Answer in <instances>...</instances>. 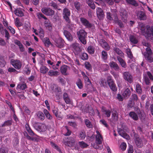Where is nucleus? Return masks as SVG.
Listing matches in <instances>:
<instances>
[{
  "label": "nucleus",
  "mask_w": 153,
  "mask_h": 153,
  "mask_svg": "<svg viewBox=\"0 0 153 153\" xmlns=\"http://www.w3.org/2000/svg\"><path fill=\"white\" fill-rule=\"evenodd\" d=\"M25 129L28 132L29 136L27 133H26V135H25L26 138L29 140L32 141H37V138L36 137H33V136L36 135L33 132L31 129L29 125L28 124H26L25 125Z\"/></svg>",
  "instance_id": "1"
},
{
  "label": "nucleus",
  "mask_w": 153,
  "mask_h": 153,
  "mask_svg": "<svg viewBox=\"0 0 153 153\" xmlns=\"http://www.w3.org/2000/svg\"><path fill=\"white\" fill-rule=\"evenodd\" d=\"M78 37L80 42L83 45L86 44V38H87V33L82 29L80 30L77 32Z\"/></svg>",
  "instance_id": "2"
},
{
  "label": "nucleus",
  "mask_w": 153,
  "mask_h": 153,
  "mask_svg": "<svg viewBox=\"0 0 153 153\" xmlns=\"http://www.w3.org/2000/svg\"><path fill=\"white\" fill-rule=\"evenodd\" d=\"M146 50V51L143 53L145 59L150 63L153 62V57L152 56V52L151 49L147 47Z\"/></svg>",
  "instance_id": "3"
},
{
  "label": "nucleus",
  "mask_w": 153,
  "mask_h": 153,
  "mask_svg": "<svg viewBox=\"0 0 153 153\" xmlns=\"http://www.w3.org/2000/svg\"><path fill=\"white\" fill-rule=\"evenodd\" d=\"M62 14L63 19L67 23H70L71 21V19H70L71 15L70 10L66 8L64 9Z\"/></svg>",
  "instance_id": "4"
},
{
  "label": "nucleus",
  "mask_w": 153,
  "mask_h": 153,
  "mask_svg": "<svg viewBox=\"0 0 153 153\" xmlns=\"http://www.w3.org/2000/svg\"><path fill=\"white\" fill-rule=\"evenodd\" d=\"M63 142L66 146L71 147L74 145L75 140L71 137L65 138L63 139Z\"/></svg>",
  "instance_id": "5"
},
{
  "label": "nucleus",
  "mask_w": 153,
  "mask_h": 153,
  "mask_svg": "<svg viewBox=\"0 0 153 153\" xmlns=\"http://www.w3.org/2000/svg\"><path fill=\"white\" fill-rule=\"evenodd\" d=\"M33 126L36 129L42 131H45L47 128L46 126L44 124L40 123H36L34 124Z\"/></svg>",
  "instance_id": "6"
},
{
  "label": "nucleus",
  "mask_w": 153,
  "mask_h": 153,
  "mask_svg": "<svg viewBox=\"0 0 153 153\" xmlns=\"http://www.w3.org/2000/svg\"><path fill=\"white\" fill-rule=\"evenodd\" d=\"M71 46L73 48V51L76 55H78L82 51L79 44L77 43H75L72 44Z\"/></svg>",
  "instance_id": "7"
},
{
  "label": "nucleus",
  "mask_w": 153,
  "mask_h": 153,
  "mask_svg": "<svg viewBox=\"0 0 153 153\" xmlns=\"http://www.w3.org/2000/svg\"><path fill=\"white\" fill-rule=\"evenodd\" d=\"M41 11L45 15L48 16H52L55 13L54 11L50 8H43L41 9Z\"/></svg>",
  "instance_id": "8"
},
{
  "label": "nucleus",
  "mask_w": 153,
  "mask_h": 153,
  "mask_svg": "<svg viewBox=\"0 0 153 153\" xmlns=\"http://www.w3.org/2000/svg\"><path fill=\"white\" fill-rule=\"evenodd\" d=\"M11 65L15 68L17 70H19L21 68L22 63L19 60H11Z\"/></svg>",
  "instance_id": "9"
},
{
  "label": "nucleus",
  "mask_w": 153,
  "mask_h": 153,
  "mask_svg": "<svg viewBox=\"0 0 153 153\" xmlns=\"http://www.w3.org/2000/svg\"><path fill=\"white\" fill-rule=\"evenodd\" d=\"M137 16L138 18L140 20H145L147 19L146 13L142 11H138L137 13Z\"/></svg>",
  "instance_id": "10"
},
{
  "label": "nucleus",
  "mask_w": 153,
  "mask_h": 153,
  "mask_svg": "<svg viewBox=\"0 0 153 153\" xmlns=\"http://www.w3.org/2000/svg\"><path fill=\"white\" fill-rule=\"evenodd\" d=\"M80 21L83 25L87 28H91L92 25L84 17L80 18Z\"/></svg>",
  "instance_id": "11"
},
{
  "label": "nucleus",
  "mask_w": 153,
  "mask_h": 153,
  "mask_svg": "<svg viewBox=\"0 0 153 153\" xmlns=\"http://www.w3.org/2000/svg\"><path fill=\"white\" fill-rule=\"evenodd\" d=\"M151 26L150 27L149 25H147L146 26V30L144 31L143 34V36L146 38L150 37L152 36L151 32Z\"/></svg>",
  "instance_id": "12"
},
{
  "label": "nucleus",
  "mask_w": 153,
  "mask_h": 153,
  "mask_svg": "<svg viewBox=\"0 0 153 153\" xmlns=\"http://www.w3.org/2000/svg\"><path fill=\"white\" fill-rule=\"evenodd\" d=\"M96 13L98 18L100 20L103 19L104 14L102 10L100 7H98L96 8Z\"/></svg>",
  "instance_id": "13"
},
{
  "label": "nucleus",
  "mask_w": 153,
  "mask_h": 153,
  "mask_svg": "<svg viewBox=\"0 0 153 153\" xmlns=\"http://www.w3.org/2000/svg\"><path fill=\"white\" fill-rule=\"evenodd\" d=\"M118 119V116L117 112L114 111L112 113L111 118L110 119V122L115 123L117 121Z\"/></svg>",
  "instance_id": "14"
},
{
  "label": "nucleus",
  "mask_w": 153,
  "mask_h": 153,
  "mask_svg": "<svg viewBox=\"0 0 153 153\" xmlns=\"http://www.w3.org/2000/svg\"><path fill=\"white\" fill-rule=\"evenodd\" d=\"M135 143L137 147L141 148L143 146V143L142 139L138 137H135L134 139Z\"/></svg>",
  "instance_id": "15"
},
{
  "label": "nucleus",
  "mask_w": 153,
  "mask_h": 153,
  "mask_svg": "<svg viewBox=\"0 0 153 153\" xmlns=\"http://www.w3.org/2000/svg\"><path fill=\"white\" fill-rule=\"evenodd\" d=\"M101 111L107 117L109 118L110 117L111 111L109 109H107L105 107L102 106L101 108Z\"/></svg>",
  "instance_id": "16"
},
{
  "label": "nucleus",
  "mask_w": 153,
  "mask_h": 153,
  "mask_svg": "<svg viewBox=\"0 0 153 153\" xmlns=\"http://www.w3.org/2000/svg\"><path fill=\"white\" fill-rule=\"evenodd\" d=\"M50 88L53 93H57L61 92V89L60 87L57 85L53 84L51 85Z\"/></svg>",
  "instance_id": "17"
},
{
  "label": "nucleus",
  "mask_w": 153,
  "mask_h": 153,
  "mask_svg": "<svg viewBox=\"0 0 153 153\" xmlns=\"http://www.w3.org/2000/svg\"><path fill=\"white\" fill-rule=\"evenodd\" d=\"M100 44L101 47L106 51H109L110 47L106 42L103 39H102L100 41Z\"/></svg>",
  "instance_id": "18"
},
{
  "label": "nucleus",
  "mask_w": 153,
  "mask_h": 153,
  "mask_svg": "<svg viewBox=\"0 0 153 153\" xmlns=\"http://www.w3.org/2000/svg\"><path fill=\"white\" fill-rule=\"evenodd\" d=\"M64 41L62 39H59L55 41L56 46L59 48H63L64 45Z\"/></svg>",
  "instance_id": "19"
},
{
  "label": "nucleus",
  "mask_w": 153,
  "mask_h": 153,
  "mask_svg": "<svg viewBox=\"0 0 153 153\" xmlns=\"http://www.w3.org/2000/svg\"><path fill=\"white\" fill-rule=\"evenodd\" d=\"M125 80L130 83L133 82V77L130 73L128 72H125Z\"/></svg>",
  "instance_id": "20"
},
{
  "label": "nucleus",
  "mask_w": 153,
  "mask_h": 153,
  "mask_svg": "<svg viewBox=\"0 0 153 153\" xmlns=\"http://www.w3.org/2000/svg\"><path fill=\"white\" fill-rule=\"evenodd\" d=\"M14 13L16 16L19 17H23L24 16V14L22 10L19 8L16 9L14 11Z\"/></svg>",
  "instance_id": "21"
},
{
  "label": "nucleus",
  "mask_w": 153,
  "mask_h": 153,
  "mask_svg": "<svg viewBox=\"0 0 153 153\" xmlns=\"http://www.w3.org/2000/svg\"><path fill=\"white\" fill-rule=\"evenodd\" d=\"M110 88L113 91L116 92L117 90V88L114 81L108 83Z\"/></svg>",
  "instance_id": "22"
},
{
  "label": "nucleus",
  "mask_w": 153,
  "mask_h": 153,
  "mask_svg": "<svg viewBox=\"0 0 153 153\" xmlns=\"http://www.w3.org/2000/svg\"><path fill=\"white\" fill-rule=\"evenodd\" d=\"M63 97L65 102L66 104L71 103V100L67 93L66 92L64 93L63 95Z\"/></svg>",
  "instance_id": "23"
},
{
  "label": "nucleus",
  "mask_w": 153,
  "mask_h": 153,
  "mask_svg": "<svg viewBox=\"0 0 153 153\" xmlns=\"http://www.w3.org/2000/svg\"><path fill=\"white\" fill-rule=\"evenodd\" d=\"M109 65L111 68L114 69L115 71H118L119 69V67L118 65L115 62L112 61L109 63Z\"/></svg>",
  "instance_id": "24"
},
{
  "label": "nucleus",
  "mask_w": 153,
  "mask_h": 153,
  "mask_svg": "<svg viewBox=\"0 0 153 153\" xmlns=\"http://www.w3.org/2000/svg\"><path fill=\"white\" fill-rule=\"evenodd\" d=\"M63 33L67 39L69 41H72L73 39V37L70 33L66 30H64Z\"/></svg>",
  "instance_id": "25"
},
{
  "label": "nucleus",
  "mask_w": 153,
  "mask_h": 153,
  "mask_svg": "<svg viewBox=\"0 0 153 153\" xmlns=\"http://www.w3.org/2000/svg\"><path fill=\"white\" fill-rule=\"evenodd\" d=\"M59 73L58 71H53V70H50L48 72V74L50 76H56L59 75Z\"/></svg>",
  "instance_id": "26"
},
{
  "label": "nucleus",
  "mask_w": 153,
  "mask_h": 153,
  "mask_svg": "<svg viewBox=\"0 0 153 153\" xmlns=\"http://www.w3.org/2000/svg\"><path fill=\"white\" fill-rule=\"evenodd\" d=\"M15 43L19 46L20 51L21 52H23L25 51V48L23 45L20 41L16 40L15 41Z\"/></svg>",
  "instance_id": "27"
},
{
  "label": "nucleus",
  "mask_w": 153,
  "mask_h": 153,
  "mask_svg": "<svg viewBox=\"0 0 153 153\" xmlns=\"http://www.w3.org/2000/svg\"><path fill=\"white\" fill-rule=\"evenodd\" d=\"M68 66L65 65L61 67V72L62 75H67L66 72L68 69Z\"/></svg>",
  "instance_id": "28"
},
{
  "label": "nucleus",
  "mask_w": 153,
  "mask_h": 153,
  "mask_svg": "<svg viewBox=\"0 0 153 153\" xmlns=\"http://www.w3.org/2000/svg\"><path fill=\"white\" fill-rule=\"evenodd\" d=\"M18 89L20 90H24L27 88L26 84L25 83L20 82L17 85Z\"/></svg>",
  "instance_id": "29"
},
{
  "label": "nucleus",
  "mask_w": 153,
  "mask_h": 153,
  "mask_svg": "<svg viewBox=\"0 0 153 153\" xmlns=\"http://www.w3.org/2000/svg\"><path fill=\"white\" fill-rule=\"evenodd\" d=\"M86 2L91 9L93 10L95 9V5L93 0H87Z\"/></svg>",
  "instance_id": "30"
},
{
  "label": "nucleus",
  "mask_w": 153,
  "mask_h": 153,
  "mask_svg": "<svg viewBox=\"0 0 153 153\" xmlns=\"http://www.w3.org/2000/svg\"><path fill=\"white\" fill-rule=\"evenodd\" d=\"M126 1L128 4H131L134 7L138 6V4L135 0H126Z\"/></svg>",
  "instance_id": "31"
},
{
  "label": "nucleus",
  "mask_w": 153,
  "mask_h": 153,
  "mask_svg": "<svg viewBox=\"0 0 153 153\" xmlns=\"http://www.w3.org/2000/svg\"><path fill=\"white\" fill-rule=\"evenodd\" d=\"M108 57V54L107 52L105 51H103L101 52V58L102 60L105 62Z\"/></svg>",
  "instance_id": "32"
},
{
  "label": "nucleus",
  "mask_w": 153,
  "mask_h": 153,
  "mask_svg": "<svg viewBox=\"0 0 153 153\" xmlns=\"http://www.w3.org/2000/svg\"><path fill=\"white\" fill-rule=\"evenodd\" d=\"M43 112L45 114L46 117L49 120H51L53 117L50 114L48 111L46 109H44Z\"/></svg>",
  "instance_id": "33"
},
{
  "label": "nucleus",
  "mask_w": 153,
  "mask_h": 153,
  "mask_svg": "<svg viewBox=\"0 0 153 153\" xmlns=\"http://www.w3.org/2000/svg\"><path fill=\"white\" fill-rule=\"evenodd\" d=\"M129 116L134 120H137L138 118L137 115L134 111H131L129 114Z\"/></svg>",
  "instance_id": "34"
},
{
  "label": "nucleus",
  "mask_w": 153,
  "mask_h": 153,
  "mask_svg": "<svg viewBox=\"0 0 153 153\" xmlns=\"http://www.w3.org/2000/svg\"><path fill=\"white\" fill-rule=\"evenodd\" d=\"M103 138L102 136H95V143L97 145L102 144Z\"/></svg>",
  "instance_id": "35"
},
{
  "label": "nucleus",
  "mask_w": 153,
  "mask_h": 153,
  "mask_svg": "<svg viewBox=\"0 0 153 153\" xmlns=\"http://www.w3.org/2000/svg\"><path fill=\"white\" fill-rule=\"evenodd\" d=\"M86 137V133L84 130H82L79 132V137L80 140H84Z\"/></svg>",
  "instance_id": "36"
},
{
  "label": "nucleus",
  "mask_w": 153,
  "mask_h": 153,
  "mask_svg": "<svg viewBox=\"0 0 153 153\" xmlns=\"http://www.w3.org/2000/svg\"><path fill=\"white\" fill-rule=\"evenodd\" d=\"M42 41L45 45L47 47H49L50 45H52L49 38L48 37L44 38L42 40Z\"/></svg>",
  "instance_id": "37"
},
{
  "label": "nucleus",
  "mask_w": 153,
  "mask_h": 153,
  "mask_svg": "<svg viewBox=\"0 0 153 153\" xmlns=\"http://www.w3.org/2000/svg\"><path fill=\"white\" fill-rule=\"evenodd\" d=\"M58 109L57 108L54 107L52 110V111L55 115L57 117L61 118V116L58 112Z\"/></svg>",
  "instance_id": "38"
},
{
  "label": "nucleus",
  "mask_w": 153,
  "mask_h": 153,
  "mask_svg": "<svg viewBox=\"0 0 153 153\" xmlns=\"http://www.w3.org/2000/svg\"><path fill=\"white\" fill-rule=\"evenodd\" d=\"M50 145L53 148L56 149L60 153H62L59 147L55 143L52 141H51L50 142Z\"/></svg>",
  "instance_id": "39"
},
{
  "label": "nucleus",
  "mask_w": 153,
  "mask_h": 153,
  "mask_svg": "<svg viewBox=\"0 0 153 153\" xmlns=\"http://www.w3.org/2000/svg\"><path fill=\"white\" fill-rule=\"evenodd\" d=\"M50 145L53 148L56 149L60 153H62L59 147L55 143L52 141H51L50 142Z\"/></svg>",
  "instance_id": "40"
},
{
  "label": "nucleus",
  "mask_w": 153,
  "mask_h": 153,
  "mask_svg": "<svg viewBox=\"0 0 153 153\" xmlns=\"http://www.w3.org/2000/svg\"><path fill=\"white\" fill-rule=\"evenodd\" d=\"M48 6L55 10L58 9V7L56 3L52 1H50L48 3Z\"/></svg>",
  "instance_id": "41"
},
{
  "label": "nucleus",
  "mask_w": 153,
  "mask_h": 153,
  "mask_svg": "<svg viewBox=\"0 0 153 153\" xmlns=\"http://www.w3.org/2000/svg\"><path fill=\"white\" fill-rule=\"evenodd\" d=\"M84 123L86 127L89 128H92L93 125L90 121L88 119H85L84 120Z\"/></svg>",
  "instance_id": "42"
},
{
  "label": "nucleus",
  "mask_w": 153,
  "mask_h": 153,
  "mask_svg": "<svg viewBox=\"0 0 153 153\" xmlns=\"http://www.w3.org/2000/svg\"><path fill=\"white\" fill-rule=\"evenodd\" d=\"M87 51L90 54H94L95 52V48L92 46H89L88 48Z\"/></svg>",
  "instance_id": "43"
},
{
  "label": "nucleus",
  "mask_w": 153,
  "mask_h": 153,
  "mask_svg": "<svg viewBox=\"0 0 153 153\" xmlns=\"http://www.w3.org/2000/svg\"><path fill=\"white\" fill-rule=\"evenodd\" d=\"M136 91L138 94H141L142 92V90L140 84L137 83L136 86Z\"/></svg>",
  "instance_id": "44"
},
{
  "label": "nucleus",
  "mask_w": 153,
  "mask_h": 153,
  "mask_svg": "<svg viewBox=\"0 0 153 153\" xmlns=\"http://www.w3.org/2000/svg\"><path fill=\"white\" fill-rule=\"evenodd\" d=\"M44 25L45 27L51 31L52 30V25L50 22L48 21H45V22Z\"/></svg>",
  "instance_id": "45"
},
{
  "label": "nucleus",
  "mask_w": 153,
  "mask_h": 153,
  "mask_svg": "<svg viewBox=\"0 0 153 153\" xmlns=\"http://www.w3.org/2000/svg\"><path fill=\"white\" fill-rule=\"evenodd\" d=\"M48 68L45 66H42L40 68V72L43 74H45L48 71Z\"/></svg>",
  "instance_id": "46"
},
{
  "label": "nucleus",
  "mask_w": 153,
  "mask_h": 153,
  "mask_svg": "<svg viewBox=\"0 0 153 153\" xmlns=\"http://www.w3.org/2000/svg\"><path fill=\"white\" fill-rule=\"evenodd\" d=\"M37 115L38 118L41 120H43L45 119V116L43 113L39 111L37 113Z\"/></svg>",
  "instance_id": "47"
},
{
  "label": "nucleus",
  "mask_w": 153,
  "mask_h": 153,
  "mask_svg": "<svg viewBox=\"0 0 153 153\" xmlns=\"http://www.w3.org/2000/svg\"><path fill=\"white\" fill-rule=\"evenodd\" d=\"M76 84L79 89H82L83 87V85L82 81L80 79H78L76 82Z\"/></svg>",
  "instance_id": "48"
},
{
  "label": "nucleus",
  "mask_w": 153,
  "mask_h": 153,
  "mask_svg": "<svg viewBox=\"0 0 153 153\" xmlns=\"http://www.w3.org/2000/svg\"><path fill=\"white\" fill-rule=\"evenodd\" d=\"M139 26L141 33L143 34L146 30L145 25L144 24L141 23L139 25Z\"/></svg>",
  "instance_id": "49"
},
{
  "label": "nucleus",
  "mask_w": 153,
  "mask_h": 153,
  "mask_svg": "<svg viewBox=\"0 0 153 153\" xmlns=\"http://www.w3.org/2000/svg\"><path fill=\"white\" fill-rule=\"evenodd\" d=\"M126 53L128 57L131 59L133 58V55L132 53L129 48H127L126 50Z\"/></svg>",
  "instance_id": "50"
},
{
  "label": "nucleus",
  "mask_w": 153,
  "mask_h": 153,
  "mask_svg": "<svg viewBox=\"0 0 153 153\" xmlns=\"http://www.w3.org/2000/svg\"><path fill=\"white\" fill-rule=\"evenodd\" d=\"M100 84L101 87H105L107 85V82L104 79H101L99 82Z\"/></svg>",
  "instance_id": "51"
},
{
  "label": "nucleus",
  "mask_w": 153,
  "mask_h": 153,
  "mask_svg": "<svg viewBox=\"0 0 153 153\" xmlns=\"http://www.w3.org/2000/svg\"><path fill=\"white\" fill-rule=\"evenodd\" d=\"M80 58L84 60H86L88 59V54L85 53H82L80 56Z\"/></svg>",
  "instance_id": "52"
},
{
  "label": "nucleus",
  "mask_w": 153,
  "mask_h": 153,
  "mask_svg": "<svg viewBox=\"0 0 153 153\" xmlns=\"http://www.w3.org/2000/svg\"><path fill=\"white\" fill-rule=\"evenodd\" d=\"M37 17L39 19H41L42 18L45 20H47V18L45 17L43 14L41 13L38 12L36 13Z\"/></svg>",
  "instance_id": "53"
},
{
  "label": "nucleus",
  "mask_w": 153,
  "mask_h": 153,
  "mask_svg": "<svg viewBox=\"0 0 153 153\" xmlns=\"http://www.w3.org/2000/svg\"><path fill=\"white\" fill-rule=\"evenodd\" d=\"M6 62L3 57H0V66L1 67L5 66Z\"/></svg>",
  "instance_id": "54"
},
{
  "label": "nucleus",
  "mask_w": 153,
  "mask_h": 153,
  "mask_svg": "<svg viewBox=\"0 0 153 153\" xmlns=\"http://www.w3.org/2000/svg\"><path fill=\"white\" fill-rule=\"evenodd\" d=\"M114 21L115 22L118 21V25L120 27H122L123 26V24L122 22L120 20H118V18L117 15H114Z\"/></svg>",
  "instance_id": "55"
},
{
  "label": "nucleus",
  "mask_w": 153,
  "mask_h": 153,
  "mask_svg": "<svg viewBox=\"0 0 153 153\" xmlns=\"http://www.w3.org/2000/svg\"><path fill=\"white\" fill-rule=\"evenodd\" d=\"M114 51L118 55L122 56L123 54V53L122 51L119 49L118 48H114Z\"/></svg>",
  "instance_id": "56"
},
{
  "label": "nucleus",
  "mask_w": 153,
  "mask_h": 153,
  "mask_svg": "<svg viewBox=\"0 0 153 153\" xmlns=\"http://www.w3.org/2000/svg\"><path fill=\"white\" fill-rule=\"evenodd\" d=\"M131 95L130 90L127 88L125 90V99L128 98Z\"/></svg>",
  "instance_id": "57"
},
{
  "label": "nucleus",
  "mask_w": 153,
  "mask_h": 153,
  "mask_svg": "<svg viewBox=\"0 0 153 153\" xmlns=\"http://www.w3.org/2000/svg\"><path fill=\"white\" fill-rule=\"evenodd\" d=\"M12 122L11 120H7L5 121L3 124L1 125L2 127H4L6 126H10L12 125Z\"/></svg>",
  "instance_id": "58"
},
{
  "label": "nucleus",
  "mask_w": 153,
  "mask_h": 153,
  "mask_svg": "<svg viewBox=\"0 0 153 153\" xmlns=\"http://www.w3.org/2000/svg\"><path fill=\"white\" fill-rule=\"evenodd\" d=\"M85 68L89 71L92 70V67L91 64L89 62H86L85 63Z\"/></svg>",
  "instance_id": "59"
},
{
  "label": "nucleus",
  "mask_w": 153,
  "mask_h": 153,
  "mask_svg": "<svg viewBox=\"0 0 153 153\" xmlns=\"http://www.w3.org/2000/svg\"><path fill=\"white\" fill-rule=\"evenodd\" d=\"M117 59L121 66L123 67H124V63L123 60L119 56H117Z\"/></svg>",
  "instance_id": "60"
},
{
  "label": "nucleus",
  "mask_w": 153,
  "mask_h": 153,
  "mask_svg": "<svg viewBox=\"0 0 153 153\" xmlns=\"http://www.w3.org/2000/svg\"><path fill=\"white\" fill-rule=\"evenodd\" d=\"M130 39L131 42L134 44H137L138 42L137 40L132 36H130Z\"/></svg>",
  "instance_id": "61"
},
{
  "label": "nucleus",
  "mask_w": 153,
  "mask_h": 153,
  "mask_svg": "<svg viewBox=\"0 0 153 153\" xmlns=\"http://www.w3.org/2000/svg\"><path fill=\"white\" fill-rule=\"evenodd\" d=\"M79 145L82 148H85L88 146V145L84 141L79 142Z\"/></svg>",
  "instance_id": "62"
},
{
  "label": "nucleus",
  "mask_w": 153,
  "mask_h": 153,
  "mask_svg": "<svg viewBox=\"0 0 153 153\" xmlns=\"http://www.w3.org/2000/svg\"><path fill=\"white\" fill-rule=\"evenodd\" d=\"M130 99L131 100L134 101H137L138 99L137 96L135 94H133L131 95Z\"/></svg>",
  "instance_id": "63"
},
{
  "label": "nucleus",
  "mask_w": 153,
  "mask_h": 153,
  "mask_svg": "<svg viewBox=\"0 0 153 153\" xmlns=\"http://www.w3.org/2000/svg\"><path fill=\"white\" fill-rule=\"evenodd\" d=\"M8 149L4 147H2L0 148V153H8Z\"/></svg>",
  "instance_id": "64"
}]
</instances>
